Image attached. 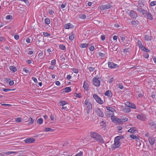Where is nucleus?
Segmentation results:
<instances>
[{
  "mask_svg": "<svg viewBox=\"0 0 156 156\" xmlns=\"http://www.w3.org/2000/svg\"><path fill=\"white\" fill-rule=\"evenodd\" d=\"M90 136L99 143H104V141L102 137L98 133L94 132H91Z\"/></svg>",
  "mask_w": 156,
  "mask_h": 156,
  "instance_id": "1",
  "label": "nucleus"
},
{
  "mask_svg": "<svg viewBox=\"0 0 156 156\" xmlns=\"http://www.w3.org/2000/svg\"><path fill=\"white\" fill-rule=\"evenodd\" d=\"M85 106L86 107L85 110L87 111V113L89 114L90 113V110L92 108V105L89 101V100L87 99L85 101Z\"/></svg>",
  "mask_w": 156,
  "mask_h": 156,
  "instance_id": "2",
  "label": "nucleus"
},
{
  "mask_svg": "<svg viewBox=\"0 0 156 156\" xmlns=\"http://www.w3.org/2000/svg\"><path fill=\"white\" fill-rule=\"evenodd\" d=\"M148 124L150 128L153 130H156V122L150 120L148 121Z\"/></svg>",
  "mask_w": 156,
  "mask_h": 156,
  "instance_id": "3",
  "label": "nucleus"
},
{
  "mask_svg": "<svg viewBox=\"0 0 156 156\" xmlns=\"http://www.w3.org/2000/svg\"><path fill=\"white\" fill-rule=\"evenodd\" d=\"M98 79L99 78H97L96 77H94L93 80V84L97 87H98L100 85V82Z\"/></svg>",
  "mask_w": 156,
  "mask_h": 156,
  "instance_id": "4",
  "label": "nucleus"
},
{
  "mask_svg": "<svg viewBox=\"0 0 156 156\" xmlns=\"http://www.w3.org/2000/svg\"><path fill=\"white\" fill-rule=\"evenodd\" d=\"M93 97L96 100V102L97 103L101 105L103 103V101L97 94H94L93 95Z\"/></svg>",
  "mask_w": 156,
  "mask_h": 156,
  "instance_id": "5",
  "label": "nucleus"
},
{
  "mask_svg": "<svg viewBox=\"0 0 156 156\" xmlns=\"http://www.w3.org/2000/svg\"><path fill=\"white\" fill-rule=\"evenodd\" d=\"M129 16L131 18L133 19H135L138 16L136 12L133 10L130 11L129 12Z\"/></svg>",
  "mask_w": 156,
  "mask_h": 156,
  "instance_id": "6",
  "label": "nucleus"
},
{
  "mask_svg": "<svg viewBox=\"0 0 156 156\" xmlns=\"http://www.w3.org/2000/svg\"><path fill=\"white\" fill-rule=\"evenodd\" d=\"M35 139L31 137L27 138L24 140V141L26 144H30L33 143L35 141Z\"/></svg>",
  "mask_w": 156,
  "mask_h": 156,
  "instance_id": "7",
  "label": "nucleus"
},
{
  "mask_svg": "<svg viewBox=\"0 0 156 156\" xmlns=\"http://www.w3.org/2000/svg\"><path fill=\"white\" fill-rule=\"evenodd\" d=\"M111 6L110 4L102 5L100 6V8L101 10L108 9L111 8Z\"/></svg>",
  "mask_w": 156,
  "mask_h": 156,
  "instance_id": "8",
  "label": "nucleus"
},
{
  "mask_svg": "<svg viewBox=\"0 0 156 156\" xmlns=\"http://www.w3.org/2000/svg\"><path fill=\"white\" fill-rule=\"evenodd\" d=\"M121 143L120 142L114 140V144L112 145V150H113V149H115L119 147Z\"/></svg>",
  "mask_w": 156,
  "mask_h": 156,
  "instance_id": "9",
  "label": "nucleus"
},
{
  "mask_svg": "<svg viewBox=\"0 0 156 156\" xmlns=\"http://www.w3.org/2000/svg\"><path fill=\"white\" fill-rule=\"evenodd\" d=\"M96 111L97 115L99 116L102 117L104 116V114L101 109L98 108L96 110Z\"/></svg>",
  "mask_w": 156,
  "mask_h": 156,
  "instance_id": "10",
  "label": "nucleus"
},
{
  "mask_svg": "<svg viewBox=\"0 0 156 156\" xmlns=\"http://www.w3.org/2000/svg\"><path fill=\"white\" fill-rule=\"evenodd\" d=\"M106 108L107 109V110H108V112H111V114L112 115H114V112L115 111V109L114 108H112V107H107Z\"/></svg>",
  "mask_w": 156,
  "mask_h": 156,
  "instance_id": "11",
  "label": "nucleus"
},
{
  "mask_svg": "<svg viewBox=\"0 0 156 156\" xmlns=\"http://www.w3.org/2000/svg\"><path fill=\"white\" fill-rule=\"evenodd\" d=\"M108 66L111 68H115L118 67V65L114 64L112 62H108Z\"/></svg>",
  "mask_w": 156,
  "mask_h": 156,
  "instance_id": "12",
  "label": "nucleus"
},
{
  "mask_svg": "<svg viewBox=\"0 0 156 156\" xmlns=\"http://www.w3.org/2000/svg\"><path fill=\"white\" fill-rule=\"evenodd\" d=\"M136 117L138 119L143 121L145 120L146 119L145 116L143 115H138L136 116Z\"/></svg>",
  "mask_w": 156,
  "mask_h": 156,
  "instance_id": "13",
  "label": "nucleus"
},
{
  "mask_svg": "<svg viewBox=\"0 0 156 156\" xmlns=\"http://www.w3.org/2000/svg\"><path fill=\"white\" fill-rule=\"evenodd\" d=\"M126 105L129 107L131 108H132L135 109L136 108V106L133 103H131L128 102H126Z\"/></svg>",
  "mask_w": 156,
  "mask_h": 156,
  "instance_id": "14",
  "label": "nucleus"
},
{
  "mask_svg": "<svg viewBox=\"0 0 156 156\" xmlns=\"http://www.w3.org/2000/svg\"><path fill=\"white\" fill-rule=\"evenodd\" d=\"M148 140L150 144L153 145L155 143V140L154 138L150 137L148 138Z\"/></svg>",
  "mask_w": 156,
  "mask_h": 156,
  "instance_id": "15",
  "label": "nucleus"
},
{
  "mask_svg": "<svg viewBox=\"0 0 156 156\" xmlns=\"http://www.w3.org/2000/svg\"><path fill=\"white\" fill-rule=\"evenodd\" d=\"M105 96H108V97L111 98L112 95V94L110 90H107L105 93Z\"/></svg>",
  "mask_w": 156,
  "mask_h": 156,
  "instance_id": "16",
  "label": "nucleus"
},
{
  "mask_svg": "<svg viewBox=\"0 0 156 156\" xmlns=\"http://www.w3.org/2000/svg\"><path fill=\"white\" fill-rule=\"evenodd\" d=\"M83 87L86 91L88 90V83L86 81H85L83 83Z\"/></svg>",
  "mask_w": 156,
  "mask_h": 156,
  "instance_id": "17",
  "label": "nucleus"
},
{
  "mask_svg": "<svg viewBox=\"0 0 156 156\" xmlns=\"http://www.w3.org/2000/svg\"><path fill=\"white\" fill-rule=\"evenodd\" d=\"M136 10L140 13H142V14L144 15L145 14V10L142 8H140L139 7H138L137 9Z\"/></svg>",
  "mask_w": 156,
  "mask_h": 156,
  "instance_id": "18",
  "label": "nucleus"
},
{
  "mask_svg": "<svg viewBox=\"0 0 156 156\" xmlns=\"http://www.w3.org/2000/svg\"><path fill=\"white\" fill-rule=\"evenodd\" d=\"M136 130V128L135 127H133L130 128L128 130V132L132 133H134Z\"/></svg>",
  "mask_w": 156,
  "mask_h": 156,
  "instance_id": "19",
  "label": "nucleus"
},
{
  "mask_svg": "<svg viewBox=\"0 0 156 156\" xmlns=\"http://www.w3.org/2000/svg\"><path fill=\"white\" fill-rule=\"evenodd\" d=\"M146 16L147 18L150 20H153V16L149 12H148L146 14Z\"/></svg>",
  "mask_w": 156,
  "mask_h": 156,
  "instance_id": "20",
  "label": "nucleus"
},
{
  "mask_svg": "<svg viewBox=\"0 0 156 156\" xmlns=\"http://www.w3.org/2000/svg\"><path fill=\"white\" fill-rule=\"evenodd\" d=\"M129 136L131 138L133 139H135L136 140H139V138L136 135H135L133 134H131Z\"/></svg>",
  "mask_w": 156,
  "mask_h": 156,
  "instance_id": "21",
  "label": "nucleus"
},
{
  "mask_svg": "<svg viewBox=\"0 0 156 156\" xmlns=\"http://www.w3.org/2000/svg\"><path fill=\"white\" fill-rule=\"evenodd\" d=\"M120 118L122 122H126L128 120V119L127 118L123 116H121Z\"/></svg>",
  "mask_w": 156,
  "mask_h": 156,
  "instance_id": "22",
  "label": "nucleus"
},
{
  "mask_svg": "<svg viewBox=\"0 0 156 156\" xmlns=\"http://www.w3.org/2000/svg\"><path fill=\"white\" fill-rule=\"evenodd\" d=\"M75 35L73 33V32H72L70 35H69V40L71 41H73Z\"/></svg>",
  "mask_w": 156,
  "mask_h": 156,
  "instance_id": "23",
  "label": "nucleus"
},
{
  "mask_svg": "<svg viewBox=\"0 0 156 156\" xmlns=\"http://www.w3.org/2000/svg\"><path fill=\"white\" fill-rule=\"evenodd\" d=\"M144 38L146 41H151L152 39L151 36L149 35H146L145 36Z\"/></svg>",
  "mask_w": 156,
  "mask_h": 156,
  "instance_id": "24",
  "label": "nucleus"
},
{
  "mask_svg": "<svg viewBox=\"0 0 156 156\" xmlns=\"http://www.w3.org/2000/svg\"><path fill=\"white\" fill-rule=\"evenodd\" d=\"M124 111L125 112H129L131 111V109L129 107L127 106L124 109Z\"/></svg>",
  "mask_w": 156,
  "mask_h": 156,
  "instance_id": "25",
  "label": "nucleus"
},
{
  "mask_svg": "<svg viewBox=\"0 0 156 156\" xmlns=\"http://www.w3.org/2000/svg\"><path fill=\"white\" fill-rule=\"evenodd\" d=\"M88 44L86 43H83L80 45V47L81 48H85L87 47Z\"/></svg>",
  "mask_w": 156,
  "mask_h": 156,
  "instance_id": "26",
  "label": "nucleus"
},
{
  "mask_svg": "<svg viewBox=\"0 0 156 156\" xmlns=\"http://www.w3.org/2000/svg\"><path fill=\"white\" fill-rule=\"evenodd\" d=\"M71 24L70 23H67L65 24L64 27L66 29H69L70 28Z\"/></svg>",
  "mask_w": 156,
  "mask_h": 156,
  "instance_id": "27",
  "label": "nucleus"
},
{
  "mask_svg": "<svg viewBox=\"0 0 156 156\" xmlns=\"http://www.w3.org/2000/svg\"><path fill=\"white\" fill-rule=\"evenodd\" d=\"M64 90L66 92L68 93L70 91L71 89L69 87H66L64 89Z\"/></svg>",
  "mask_w": 156,
  "mask_h": 156,
  "instance_id": "28",
  "label": "nucleus"
},
{
  "mask_svg": "<svg viewBox=\"0 0 156 156\" xmlns=\"http://www.w3.org/2000/svg\"><path fill=\"white\" fill-rule=\"evenodd\" d=\"M10 69L13 72H15L16 70V68L13 66H10L9 67Z\"/></svg>",
  "mask_w": 156,
  "mask_h": 156,
  "instance_id": "29",
  "label": "nucleus"
},
{
  "mask_svg": "<svg viewBox=\"0 0 156 156\" xmlns=\"http://www.w3.org/2000/svg\"><path fill=\"white\" fill-rule=\"evenodd\" d=\"M119 47L118 45H116L114 46L112 48V50L114 51H117V49H118Z\"/></svg>",
  "mask_w": 156,
  "mask_h": 156,
  "instance_id": "30",
  "label": "nucleus"
},
{
  "mask_svg": "<svg viewBox=\"0 0 156 156\" xmlns=\"http://www.w3.org/2000/svg\"><path fill=\"white\" fill-rule=\"evenodd\" d=\"M114 121L115 122H116L118 123H119L122 122L121 118L119 119L118 118H115L114 119Z\"/></svg>",
  "mask_w": 156,
  "mask_h": 156,
  "instance_id": "31",
  "label": "nucleus"
},
{
  "mask_svg": "<svg viewBox=\"0 0 156 156\" xmlns=\"http://www.w3.org/2000/svg\"><path fill=\"white\" fill-rule=\"evenodd\" d=\"M59 48L62 50H65L66 49L65 46L63 44H60L59 45Z\"/></svg>",
  "mask_w": 156,
  "mask_h": 156,
  "instance_id": "32",
  "label": "nucleus"
},
{
  "mask_svg": "<svg viewBox=\"0 0 156 156\" xmlns=\"http://www.w3.org/2000/svg\"><path fill=\"white\" fill-rule=\"evenodd\" d=\"M34 120L35 119L33 120L32 118H30L28 120L29 124V125L32 124L33 123Z\"/></svg>",
  "mask_w": 156,
  "mask_h": 156,
  "instance_id": "33",
  "label": "nucleus"
},
{
  "mask_svg": "<svg viewBox=\"0 0 156 156\" xmlns=\"http://www.w3.org/2000/svg\"><path fill=\"white\" fill-rule=\"evenodd\" d=\"M43 120L42 118H40L37 119V123L39 124H41L43 122Z\"/></svg>",
  "mask_w": 156,
  "mask_h": 156,
  "instance_id": "34",
  "label": "nucleus"
},
{
  "mask_svg": "<svg viewBox=\"0 0 156 156\" xmlns=\"http://www.w3.org/2000/svg\"><path fill=\"white\" fill-rule=\"evenodd\" d=\"M45 23L47 24H49L50 23V20L48 18H46L45 19Z\"/></svg>",
  "mask_w": 156,
  "mask_h": 156,
  "instance_id": "35",
  "label": "nucleus"
},
{
  "mask_svg": "<svg viewBox=\"0 0 156 156\" xmlns=\"http://www.w3.org/2000/svg\"><path fill=\"white\" fill-rule=\"evenodd\" d=\"M59 103L61 106H63L66 104V102L65 101H62L60 102Z\"/></svg>",
  "mask_w": 156,
  "mask_h": 156,
  "instance_id": "36",
  "label": "nucleus"
},
{
  "mask_svg": "<svg viewBox=\"0 0 156 156\" xmlns=\"http://www.w3.org/2000/svg\"><path fill=\"white\" fill-rule=\"evenodd\" d=\"M137 45L140 48L142 45V41L140 40H138L137 42Z\"/></svg>",
  "mask_w": 156,
  "mask_h": 156,
  "instance_id": "37",
  "label": "nucleus"
},
{
  "mask_svg": "<svg viewBox=\"0 0 156 156\" xmlns=\"http://www.w3.org/2000/svg\"><path fill=\"white\" fill-rule=\"evenodd\" d=\"M15 90V89H6V88L3 89H2V90H3V91H4L5 92H8L9 91L13 90Z\"/></svg>",
  "mask_w": 156,
  "mask_h": 156,
  "instance_id": "38",
  "label": "nucleus"
},
{
  "mask_svg": "<svg viewBox=\"0 0 156 156\" xmlns=\"http://www.w3.org/2000/svg\"><path fill=\"white\" fill-rule=\"evenodd\" d=\"M121 139V137L120 136H118L116 137L115 139L114 140L117 141H119V140H120V139Z\"/></svg>",
  "mask_w": 156,
  "mask_h": 156,
  "instance_id": "39",
  "label": "nucleus"
},
{
  "mask_svg": "<svg viewBox=\"0 0 156 156\" xmlns=\"http://www.w3.org/2000/svg\"><path fill=\"white\" fill-rule=\"evenodd\" d=\"M22 121L21 118H17L16 119V121L17 122H20Z\"/></svg>",
  "mask_w": 156,
  "mask_h": 156,
  "instance_id": "40",
  "label": "nucleus"
},
{
  "mask_svg": "<svg viewBox=\"0 0 156 156\" xmlns=\"http://www.w3.org/2000/svg\"><path fill=\"white\" fill-rule=\"evenodd\" d=\"M150 5L151 6H154L156 5V1L151 2L150 3Z\"/></svg>",
  "mask_w": 156,
  "mask_h": 156,
  "instance_id": "41",
  "label": "nucleus"
},
{
  "mask_svg": "<svg viewBox=\"0 0 156 156\" xmlns=\"http://www.w3.org/2000/svg\"><path fill=\"white\" fill-rule=\"evenodd\" d=\"M136 146H140L141 145V144L140 142V140L139 139V138L138 140H136Z\"/></svg>",
  "mask_w": 156,
  "mask_h": 156,
  "instance_id": "42",
  "label": "nucleus"
},
{
  "mask_svg": "<svg viewBox=\"0 0 156 156\" xmlns=\"http://www.w3.org/2000/svg\"><path fill=\"white\" fill-rule=\"evenodd\" d=\"M118 87L121 89H122L123 88V86L121 83H119L118 84Z\"/></svg>",
  "mask_w": 156,
  "mask_h": 156,
  "instance_id": "43",
  "label": "nucleus"
},
{
  "mask_svg": "<svg viewBox=\"0 0 156 156\" xmlns=\"http://www.w3.org/2000/svg\"><path fill=\"white\" fill-rule=\"evenodd\" d=\"M79 16H80V18L82 19H85L86 17V16L84 14H81V15H80Z\"/></svg>",
  "mask_w": 156,
  "mask_h": 156,
  "instance_id": "44",
  "label": "nucleus"
},
{
  "mask_svg": "<svg viewBox=\"0 0 156 156\" xmlns=\"http://www.w3.org/2000/svg\"><path fill=\"white\" fill-rule=\"evenodd\" d=\"M53 130V129L50 128H46L45 129V131H52Z\"/></svg>",
  "mask_w": 156,
  "mask_h": 156,
  "instance_id": "45",
  "label": "nucleus"
},
{
  "mask_svg": "<svg viewBox=\"0 0 156 156\" xmlns=\"http://www.w3.org/2000/svg\"><path fill=\"white\" fill-rule=\"evenodd\" d=\"M139 48H140L141 50L143 51H145V50H147V48H146L144 46H143V45L140 47Z\"/></svg>",
  "mask_w": 156,
  "mask_h": 156,
  "instance_id": "46",
  "label": "nucleus"
},
{
  "mask_svg": "<svg viewBox=\"0 0 156 156\" xmlns=\"http://www.w3.org/2000/svg\"><path fill=\"white\" fill-rule=\"evenodd\" d=\"M15 153V152L13 151H8L7 152H4V153L6 154H9Z\"/></svg>",
  "mask_w": 156,
  "mask_h": 156,
  "instance_id": "47",
  "label": "nucleus"
},
{
  "mask_svg": "<svg viewBox=\"0 0 156 156\" xmlns=\"http://www.w3.org/2000/svg\"><path fill=\"white\" fill-rule=\"evenodd\" d=\"M12 16L11 15H9L8 16H6V19L7 20H9L11 19H12Z\"/></svg>",
  "mask_w": 156,
  "mask_h": 156,
  "instance_id": "48",
  "label": "nucleus"
},
{
  "mask_svg": "<svg viewBox=\"0 0 156 156\" xmlns=\"http://www.w3.org/2000/svg\"><path fill=\"white\" fill-rule=\"evenodd\" d=\"M107 115L108 116V117H112L114 115H112L111 114V112H107L106 113Z\"/></svg>",
  "mask_w": 156,
  "mask_h": 156,
  "instance_id": "49",
  "label": "nucleus"
},
{
  "mask_svg": "<svg viewBox=\"0 0 156 156\" xmlns=\"http://www.w3.org/2000/svg\"><path fill=\"white\" fill-rule=\"evenodd\" d=\"M83 155V152L80 151V152L77 153L75 156H81Z\"/></svg>",
  "mask_w": 156,
  "mask_h": 156,
  "instance_id": "50",
  "label": "nucleus"
},
{
  "mask_svg": "<svg viewBox=\"0 0 156 156\" xmlns=\"http://www.w3.org/2000/svg\"><path fill=\"white\" fill-rule=\"evenodd\" d=\"M43 35L45 37H48L50 35L49 34L47 33V32H44Z\"/></svg>",
  "mask_w": 156,
  "mask_h": 156,
  "instance_id": "51",
  "label": "nucleus"
},
{
  "mask_svg": "<svg viewBox=\"0 0 156 156\" xmlns=\"http://www.w3.org/2000/svg\"><path fill=\"white\" fill-rule=\"evenodd\" d=\"M76 97L79 98H80L81 97V94L80 93H78V94H76Z\"/></svg>",
  "mask_w": 156,
  "mask_h": 156,
  "instance_id": "52",
  "label": "nucleus"
},
{
  "mask_svg": "<svg viewBox=\"0 0 156 156\" xmlns=\"http://www.w3.org/2000/svg\"><path fill=\"white\" fill-rule=\"evenodd\" d=\"M27 62L28 64H30L32 62H34V61L31 60H28L27 61Z\"/></svg>",
  "mask_w": 156,
  "mask_h": 156,
  "instance_id": "53",
  "label": "nucleus"
},
{
  "mask_svg": "<svg viewBox=\"0 0 156 156\" xmlns=\"http://www.w3.org/2000/svg\"><path fill=\"white\" fill-rule=\"evenodd\" d=\"M32 79L35 83H37L38 82L37 79L35 77H32Z\"/></svg>",
  "mask_w": 156,
  "mask_h": 156,
  "instance_id": "54",
  "label": "nucleus"
},
{
  "mask_svg": "<svg viewBox=\"0 0 156 156\" xmlns=\"http://www.w3.org/2000/svg\"><path fill=\"white\" fill-rule=\"evenodd\" d=\"M89 70L90 72H93L94 69V68L92 67H90L88 69Z\"/></svg>",
  "mask_w": 156,
  "mask_h": 156,
  "instance_id": "55",
  "label": "nucleus"
},
{
  "mask_svg": "<svg viewBox=\"0 0 156 156\" xmlns=\"http://www.w3.org/2000/svg\"><path fill=\"white\" fill-rule=\"evenodd\" d=\"M73 71L75 73H78V70L76 69H72Z\"/></svg>",
  "mask_w": 156,
  "mask_h": 156,
  "instance_id": "56",
  "label": "nucleus"
},
{
  "mask_svg": "<svg viewBox=\"0 0 156 156\" xmlns=\"http://www.w3.org/2000/svg\"><path fill=\"white\" fill-rule=\"evenodd\" d=\"M99 55L101 57H104L105 56V54L101 52H99Z\"/></svg>",
  "mask_w": 156,
  "mask_h": 156,
  "instance_id": "57",
  "label": "nucleus"
},
{
  "mask_svg": "<svg viewBox=\"0 0 156 156\" xmlns=\"http://www.w3.org/2000/svg\"><path fill=\"white\" fill-rule=\"evenodd\" d=\"M105 37L104 35H102L101 36V39L102 41H104L105 39Z\"/></svg>",
  "mask_w": 156,
  "mask_h": 156,
  "instance_id": "58",
  "label": "nucleus"
},
{
  "mask_svg": "<svg viewBox=\"0 0 156 156\" xmlns=\"http://www.w3.org/2000/svg\"><path fill=\"white\" fill-rule=\"evenodd\" d=\"M51 63L52 65H55L56 63V60L55 59L52 60L51 61Z\"/></svg>",
  "mask_w": 156,
  "mask_h": 156,
  "instance_id": "59",
  "label": "nucleus"
},
{
  "mask_svg": "<svg viewBox=\"0 0 156 156\" xmlns=\"http://www.w3.org/2000/svg\"><path fill=\"white\" fill-rule=\"evenodd\" d=\"M23 71H24L26 73H30L29 72V71L27 69L25 68L23 69Z\"/></svg>",
  "mask_w": 156,
  "mask_h": 156,
  "instance_id": "60",
  "label": "nucleus"
},
{
  "mask_svg": "<svg viewBox=\"0 0 156 156\" xmlns=\"http://www.w3.org/2000/svg\"><path fill=\"white\" fill-rule=\"evenodd\" d=\"M9 84L10 85H12L14 84V81L13 80H11L9 82Z\"/></svg>",
  "mask_w": 156,
  "mask_h": 156,
  "instance_id": "61",
  "label": "nucleus"
},
{
  "mask_svg": "<svg viewBox=\"0 0 156 156\" xmlns=\"http://www.w3.org/2000/svg\"><path fill=\"white\" fill-rule=\"evenodd\" d=\"M48 13L50 14L53 15L54 12L52 10H50L49 11Z\"/></svg>",
  "mask_w": 156,
  "mask_h": 156,
  "instance_id": "62",
  "label": "nucleus"
},
{
  "mask_svg": "<svg viewBox=\"0 0 156 156\" xmlns=\"http://www.w3.org/2000/svg\"><path fill=\"white\" fill-rule=\"evenodd\" d=\"M89 50L90 51H92L94 50V47L93 46H92L91 47H90V48H89Z\"/></svg>",
  "mask_w": 156,
  "mask_h": 156,
  "instance_id": "63",
  "label": "nucleus"
},
{
  "mask_svg": "<svg viewBox=\"0 0 156 156\" xmlns=\"http://www.w3.org/2000/svg\"><path fill=\"white\" fill-rule=\"evenodd\" d=\"M14 38L16 40H18L19 38V37L18 35H16L14 36Z\"/></svg>",
  "mask_w": 156,
  "mask_h": 156,
  "instance_id": "64",
  "label": "nucleus"
}]
</instances>
